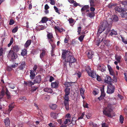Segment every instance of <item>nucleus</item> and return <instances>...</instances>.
Returning a JSON list of instances; mask_svg holds the SVG:
<instances>
[{"label": "nucleus", "instance_id": "obj_1", "mask_svg": "<svg viewBox=\"0 0 127 127\" xmlns=\"http://www.w3.org/2000/svg\"><path fill=\"white\" fill-rule=\"evenodd\" d=\"M112 105L110 104H108L106 107H105L103 108V113L105 116L109 117L112 118L111 112L112 110Z\"/></svg>", "mask_w": 127, "mask_h": 127}, {"label": "nucleus", "instance_id": "obj_2", "mask_svg": "<svg viewBox=\"0 0 127 127\" xmlns=\"http://www.w3.org/2000/svg\"><path fill=\"white\" fill-rule=\"evenodd\" d=\"M7 57L9 59L13 60L17 58V56L14 51L12 50L9 52Z\"/></svg>", "mask_w": 127, "mask_h": 127}, {"label": "nucleus", "instance_id": "obj_3", "mask_svg": "<svg viewBox=\"0 0 127 127\" xmlns=\"http://www.w3.org/2000/svg\"><path fill=\"white\" fill-rule=\"evenodd\" d=\"M114 86L112 84H110L107 86V93L108 94L113 93L114 91Z\"/></svg>", "mask_w": 127, "mask_h": 127}, {"label": "nucleus", "instance_id": "obj_4", "mask_svg": "<svg viewBox=\"0 0 127 127\" xmlns=\"http://www.w3.org/2000/svg\"><path fill=\"white\" fill-rule=\"evenodd\" d=\"M66 60L68 61L69 62V63H73L75 62L76 61V60L74 57L70 54L68 55V56L66 59Z\"/></svg>", "mask_w": 127, "mask_h": 127}, {"label": "nucleus", "instance_id": "obj_5", "mask_svg": "<svg viewBox=\"0 0 127 127\" xmlns=\"http://www.w3.org/2000/svg\"><path fill=\"white\" fill-rule=\"evenodd\" d=\"M41 81V76L40 75H38L34 77V80L33 82L35 84H39L40 83Z\"/></svg>", "mask_w": 127, "mask_h": 127}, {"label": "nucleus", "instance_id": "obj_6", "mask_svg": "<svg viewBox=\"0 0 127 127\" xmlns=\"http://www.w3.org/2000/svg\"><path fill=\"white\" fill-rule=\"evenodd\" d=\"M70 54V53L69 52H68L66 50H63L62 53V58L63 60L65 59H66V56H67V57H68V55Z\"/></svg>", "mask_w": 127, "mask_h": 127}, {"label": "nucleus", "instance_id": "obj_7", "mask_svg": "<svg viewBox=\"0 0 127 127\" xmlns=\"http://www.w3.org/2000/svg\"><path fill=\"white\" fill-rule=\"evenodd\" d=\"M104 82L108 84H112L111 83L112 79L111 77L108 76H106L105 77Z\"/></svg>", "mask_w": 127, "mask_h": 127}, {"label": "nucleus", "instance_id": "obj_8", "mask_svg": "<svg viewBox=\"0 0 127 127\" xmlns=\"http://www.w3.org/2000/svg\"><path fill=\"white\" fill-rule=\"evenodd\" d=\"M4 122L5 127H10V121L8 118L7 117L4 120Z\"/></svg>", "mask_w": 127, "mask_h": 127}, {"label": "nucleus", "instance_id": "obj_9", "mask_svg": "<svg viewBox=\"0 0 127 127\" xmlns=\"http://www.w3.org/2000/svg\"><path fill=\"white\" fill-rule=\"evenodd\" d=\"M115 60H116L117 61H115L114 62V63L115 64L117 65L118 63H120L121 57L120 55H116L115 56Z\"/></svg>", "mask_w": 127, "mask_h": 127}, {"label": "nucleus", "instance_id": "obj_10", "mask_svg": "<svg viewBox=\"0 0 127 127\" xmlns=\"http://www.w3.org/2000/svg\"><path fill=\"white\" fill-rule=\"evenodd\" d=\"M54 29L56 32H58L60 33H61L63 31H65V30L63 28H60L58 26H55L54 27Z\"/></svg>", "mask_w": 127, "mask_h": 127}, {"label": "nucleus", "instance_id": "obj_11", "mask_svg": "<svg viewBox=\"0 0 127 127\" xmlns=\"http://www.w3.org/2000/svg\"><path fill=\"white\" fill-rule=\"evenodd\" d=\"M101 27L104 28L105 29H106L108 27L109 25L108 24L107 21L106 20H104L101 23Z\"/></svg>", "mask_w": 127, "mask_h": 127}, {"label": "nucleus", "instance_id": "obj_12", "mask_svg": "<svg viewBox=\"0 0 127 127\" xmlns=\"http://www.w3.org/2000/svg\"><path fill=\"white\" fill-rule=\"evenodd\" d=\"M97 68L98 70L101 71L102 72H103L105 71L106 67L103 64L98 65Z\"/></svg>", "mask_w": 127, "mask_h": 127}, {"label": "nucleus", "instance_id": "obj_13", "mask_svg": "<svg viewBox=\"0 0 127 127\" xmlns=\"http://www.w3.org/2000/svg\"><path fill=\"white\" fill-rule=\"evenodd\" d=\"M106 35H103V36L101 38V41L103 42L105 44H107L108 42H109L110 41L108 40H106Z\"/></svg>", "mask_w": 127, "mask_h": 127}, {"label": "nucleus", "instance_id": "obj_14", "mask_svg": "<svg viewBox=\"0 0 127 127\" xmlns=\"http://www.w3.org/2000/svg\"><path fill=\"white\" fill-rule=\"evenodd\" d=\"M69 100H64V104L66 109L68 111L69 109V104L68 101Z\"/></svg>", "mask_w": 127, "mask_h": 127}, {"label": "nucleus", "instance_id": "obj_15", "mask_svg": "<svg viewBox=\"0 0 127 127\" xmlns=\"http://www.w3.org/2000/svg\"><path fill=\"white\" fill-rule=\"evenodd\" d=\"M59 83L58 82H55L51 83V86L52 88H57L59 87Z\"/></svg>", "mask_w": 127, "mask_h": 127}, {"label": "nucleus", "instance_id": "obj_16", "mask_svg": "<svg viewBox=\"0 0 127 127\" xmlns=\"http://www.w3.org/2000/svg\"><path fill=\"white\" fill-rule=\"evenodd\" d=\"M89 75L93 78H95L97 76L95 71H92L90 73H89Z\"/></svg>", "mask_w": 127, "mask_h": 127}, {"label": "nucleus", "instance_id": "obj_17", "mask_svg": "<svg viewBox=\"0 0 127 127\" xmlns=\"http://www.w3.org/2000/svg\"><path fill=\"white\" fill-rule=\"evenodd\" d=\"M30 77L31 79H33L34 78L35 76V72L33 70H30Z\"/></svg>", "mask_w": 127, "mask_h": 127}, {"label": "nucleus", "instance_id": "obj_18", "mask_svg": "<svg viewBox=\"0 0 127 127\" xmlns=\"http://www.w3.org/2000/svg\"><path fill=\"white\" fill-rule=\"evenodd\" d=\"M105 29L104 28L101 27V26H100L98 28V32L97 34H98V33H100L102 32L103 31H104Z\"/></svg>", "mask_w": 127, "mask_h": 127}, {"label": "nucleus", "instance_id": "obj_19", "mask_svg": "<svg viewBox=\"0 0 127 127\" xmlns=\"http://www.w3.org/2000/svg\"><path fill=\"white\" fill-rule=\"evenodd\" d=\"M19 64L20 65L19 66V68L20 70H22L25 68L26 65L25 62H22Z\"/></svg>", "mask_w": 127, "mask_h": 127}, {"label": "nucleus", "instance_id": "obj_20", "mask_svg": "<svg viewBox=\"0 0 127 127\" xmlns=\"http://www.w3.org/2000/svg\"><path fill=\"white\" fill-rule=\"evenodd\" d=\"M32 42V41L30 39L28 40L25 44V47L26 48L28 47L30 45Z\"/></svg>", "mask_w": 127, "mask_h": 127}, {"label": "nucleus", "instance_id": "obj_21", "mask_svg": "<svg viewBox=\"0 0 127 127\" xmlns=\"http://www.w3.org/2000/svg\"><path fill=\"white\" fill-rule=\"evenodd\" d=\"M48 20V18H47L46 17H44L42 18L41 20L39 23H46Z\"/></svg>", "mask_w": 127, "mask_h": 127}, {"label": "nucleus", "instance_id": "obj_22", "mask_svg": "<svg viewBox=\"0 0 127 127\" xmlns=\"http://www.w3.org/2000/svg\"><path fill=\"white\" fill-rule=\"evenodd\" d=\"M49 106L51 109L54 110L56 109L57 107V105L55 104H51L49 105Z\"/></svg>", "mask_w": 127, "mask_h": 127}, {"label": "nucleus", "instance_id": "obj_23", "mask_svg": "<svg viewBox=\"0 0 127 127\" xmlns=\"http://www.w3.org/2000/svg\"><path fill=\"white\" fill-rule=\"evenodd\" d=\"M68 21L69 22V23L70 25L72 26L74 25L75 22L74 20L72 18L69 19Z\"/></svg>", "mask_w": 127, "mask_h": 127}, {"label": "nucleus", "instance_id": "obj_24", "mask_svg": "<svg viewBox=\"0 0 127 127\" xmlns=\"http://www.w3.org/2000/svg\"><path fill=\"white\" fill-rule=\"evenodd\" d=\"M44 91L45 92H47L50 93H52L53 92L52 89L50 88H45L44 89Z\"/></svg>", "mask_w": 127, "mask_h": 127}, {"label": "nucleus", "instance_id": "obj_25", "mask_svg": "<svg viewBox=\"0 0 127 127\" xmlns=\"http://www.w3.org/2000/svg\"><path fill=\"white\" fill-rule=\"evenodd\" d=\"M12 49L14 52H17L19 50V47L18 45H16L13 46L12 47Z\"/></svg>", "mask_w": 127, "mask_h": 127}, {"label": "nucleus", "instance_id": "obj_26", "mask_svg": "<svg viewBox=\"0 0 127 127\" xmlns=\"http://www.w3.org/2000/svg\"><path fill=\"white\" fill-rule=\"evenodd\" d=\"M47 37L48 39H52L53 38V36L52 32H50L47 31Z\"/></svg>", "mask_w": 127, "mask_h": 127}, {"label": "nucleus", "instance_id": "obj_27", "mask_svg": "<svg viewBox=\"0 0 127 127\" xmlns=\"http://www.w3.org/2000/svg\"><path fill=\"white\" fill-rule=\"evenodd\" d=\"M27 50L25 49H24L22 50L21 55L23 56H26L27 54Z\"/></svg>", "mask_w": 127, "mask_h": 127}, {"label": "nucleus", "instance_id": "obj_28", "mask_svg": "<svg viewBox=\"0 0 127 127\" xmlns=\"http://www.w3.org/2000/svg\"><path fill=\"white\" fill-rule=\"evenodd\" d=\"M92 51H89L87 52V56L90 59H91L93 57V54Z\"/></svg>", "mask_w": 127, "mask_h": 127}, {"label": "nucleus", "instance_id": "obj_29", "mask_svg": "<svg viewBox=\"0 0 127 127\" xmlns=\"http://www.w3.org/2000/svg\"><path fill=\"white\" fill-rule=\"evenodd\" d=\"M117 33L116 31H115L113 29L111 31L109 35L112 36L113 35H116Z\"/></svg>", "mask_w": 127, "mask_h": 127}, {"label": "nucleus", "instance_id": "obj_30", "mask_svg": "<svg viewBox=\"0 0 127 127\" xmlns=\"http://www.w3.org/2000/svg\"><path fill=\"white\" fill-rule=\"evenodd\" d=\"M121 15L123 18H127V13L123 11L121 13Z\"/></svg>", "mask_w": 127, "mask_h": 127}, {"label": "nucleus", "instance_id": "obj_31", "mask_svg": "<svg viewBox=\"0 0 127 127\" xmlns=\"http://www.w3.org/2000/svg\"><path fill=\"white\" fill-rule=\"evenodd\" d=\"M120 2V5L122 6V7H125L126 5L127 4V1H121Z\"/></svg>", "mask_w": 127, "mask_h": 127}, {"label": "nucleus", "instance_id": "obj_32", "mask_svg": "<svg viewBox=\"0 0 127 127\" xmlns=\"http://www.w3.org/2000/svg\"><path fill=\"white\" fill-rule=\"evenodd\" d=\"M72 122L71 121V120L69 119H66L65 120L64 122V123L66 125L69 123V124H71Z\"/></svg>", "mask_w": 127, "mask_h": 127}, {"label": "nucleus", "instance_id": "obj_33", "mask_svg": "<svg viewBox=\"0 0 127 127\" xmlns=\"http://www.w3.org/2000/svg\"><path fill=\"white\" fill-rule=\"evenodd\" d=\"M72 82H66L64 84V85L65 87H68L72 86Z\"/></svg>", "mask_w": 127, "mask_h": 127}, {"label": "nucleus", "instance_id": "obj_34", "mask_svg": "<svg viewBox=\"0 0 127 127\" xmlns=\"http://www.w3.org/2000/svg\"><path fill=\"white\" fill-rule=\"evenodd\" d=\"M89 7V6L88 5H85L82 7L81 9V11L82 12H83V11L87 10Z\"/></svg>", "mask_w": 127, "mask_h": 127}, {"label": "nucleus", "instance_id": "obj_35", "mask_svg": "<svg viewBox=\"0 0 127 127\" xmlns=\"http://www.w3.org/2000/svg\"><path fill=\"white\" fill-rule=\"evenodd\" d=\"M111 26H110L109 27H108L106 28L107 29L106 31H105V33L104 35H106V36H107V34L109 33V32H110L111 30Z\"/></svg>", "mask_w": 127, "mask_h": 127}, {"label": "nucleus", "instance_id": "obj_36", "mask_svg": "<svg viewBox=\"0 0 127 127\" xmlns=\"http://www.w3.org/2000/svg\"><path fill=\"white\" fill-rule=\"evenodd\" d=\"M91 6H95V0H90L89 1Z\"/></svg>", "mask_w": 127, "mask_h": 127}, {"label": "nucleus", "instance_id": "obj_37", "mask_svg": "<svg viewBox=\"0 0 127 127\" xmlns=\"http://www.w3.org/2000/svg\"><path fill=\"white\" fill-rule=\"evenodd\" d=\"M5 94L6 95L7 98L8 99H10L11 98L10 93L9 91L5 92Z\"/></svg>", "mask_w": 127, "mask_h": 127}, {"label": "nucleus", "instance_id": "obj_38", "mask_svg": "<svg viewBox=\"0 0 127 127\" xmlns=\"http://www.w3.org/2000/svg\"><path fill=\"white\" fill-rule=\"evenodd\" d=\"M70 88L66 87L64 90L65 94L69 95L70 93Z\"/></svg>", "mask_w": 127, "mask_h": 127}, {"label": "nucleus", "instance_id": "obj_39", "mask_svg": "<svg viewBox=\"0 0 127 127\" xmlns=\"http://www.w3.org/2000/svg\"><path fill=\"white\" fill-rule=\"evenodd\" d=\"M50 115L51 117L55 119L57 117V115H56L55 113L51 112L50 113Z\"/></svg>", "mask_w": 127, "mask_h": 127}, {"label": "nucleus", "instance_id": "obj_40", "mask_svg": "<svg viewBox=\"0 0 127 127\" xmlns=\"http://www.w3.org/2000/svg\"><path fill=\"white\" fill-rule=\"evenodd\" d=\"M45 51L43 50H42V52L40 55V58H42L44 57L45 55Z\"/></svg>", "mask_w": 127, "mask_h": 127}, {"label": "nucleus", "instance_id": "obj_41", "mask_svg": "<svg viewBox=\"0 0 127 127\" xmlns=\"http://www.w3.org/2000/svg\"><path fill=\"white\" fill-rule=\"evenodd\" d=\"M78 42L77 41H75L74 40L72 41L71 43H70L71 45L74 46H75L77 44H78Z\"/></svg>", "mask_w": 127, "mask_h": 127}, {"label": "nucleus", "instance_id": "obj_42", "mask_svg": "<svg viewBox=\"0 0 127 127\" xmlns=\"http://www.w3.org/2000/svg\"><path fill=\"white\" fill-rule=\"evenodd\" d=\"M70 63H69V62L67 61V60H66V59L65 60V61L64 62V67L66 68H67V65L68 64H69V66H70Z\"/></svg>", "mask_w": 127, "mask_h": 127}, {"label": "nucleus", "instance_id": "obj_43", "mask_svg": "<svg viewBox=\"0 0 127 127\" xmlns=\"http://www.w3.org/2000/svg\"><path fill=\"white\" fill-rule=\"evenodd\" d=\"M13 104V103H12L9 106V109H8V111H11L12 109L14 107V106Z\"/></svg>", "mask_w": 127, "mask_h": 127}, {"label": "nucleus", "instance_id": "obj_44", "mask_svg": "<svg viewBox=\"0 0 127 127\" xmlns=\"http://www.w3.org/2000/svg\"><path fill=\"white\" fill-rule=\"evenodd\" d=\"M86 70L89 74L92 71L90 67L89 66H87L86 68Z\"/></svg>", "mask_w": 127, "mask_h": 127}, {"label": "nucleus", "instance_id": "obj_45", "mask_svg": "<svg viewBox=\"0 0 127 127\" xmlns=\"http://www.w3.org/2000/svg\"><path fill=\"white\" fill-rule=\"evenodd\" d=\"M115 10L116 11H118V12H122L124 10L122 8H119L118 7H116L115 8Z\"/></svg>", "mask_w": 127, "mask_h": 127}, {"label": "nucleus", "instance_id": "obj_46", "mask_svg": "<svg viewBox=\"0 0 127 127\" xmlns=\"http://www.w3.org/2000/svg\"><path fill=\"white\" fill-rule=\"evenodd\" d=\"M90 18H92L94 17L95 16V13L94 12H90L87 15Z\"/></svg>", "mask_w": 127, "mask_h": 127}, {"label": "nucleus", "instance_id": "obj_47", "mask_svg": "<svg viewBox=\"0 0 127 127\" xmlns=\"http://www.w3.org/2000/svg\"><path fill=\"white\" fill-rule=\"evenodd\" d=\"M112 20L113 21H117L118 20V17L117 16L115 15L113 16Z\"/></svg>", "mask_w": 127, "mask_h": 127}, {"label": "nucleus", "instance_id": "obj_48", "mask_svg": "<svg viewBox=\"0 0 127 127\" xmlns=\"http://www.w3.org/2000/svg\"><path fill=\"white\" fill-rule=\"evenodd\" d=\"M124 121V118L123 117L122 115H120V116L119 121L122 124L123 123Z\"/></svg>", "mask_w": 127, "mask_h": 127}, {"label": "nucleus", "instance_id": "obj_49", "mask_svg": "<svg viewBox=\"0 0 127 127\" xmlns=\"http://www.w3.org/2000/svg\"><path fill=\"white\" fill-rule=\"evenodd\" d=\"M84 90L82 88L80 90V95L83 98H84L83 96L84 95Z\"/></svg>", "mask_w": 127, "mask_h": 127}, {"label": "nucleus", "instance_id": "obj_50", "mask_svg": "<svg viewBox=\"0 0 127 127\" xmlns=\"http://www.w3.org/2000/svg\"><path fill=\"white\" fill-rule=\"evenodd\" d=\"M75 75H77L79 78H80L81 76V73L79 71H78L76 72L75 74Z\"/></svg>", "mask_w": 127, "mask_h": 127}, {"label": "nucleus", "instance_id": "obj_51", "mask_svg": "<svg viewBox=\"0 0 127 127\" xmlns=\"http://www.w3.org/2000/svg\"><path fill=\"white\" fill-rule=\"evenodd\" d=\"M101 92V94L100 95L104 97L105 96V94L104 92V89L103 88H102L100 90Z\"/></svg>", "mask_w": 127, "mask_h": 127}, {"label": "nucleus", "instance_id": "obj_52", "mask_svg": "<svg viewBox=\"0 0 127 127\" xmlns=\"http://www.w3.org/2000/svg\"><path fill=\"white\" fill-rule=\"evenodd\" d=\"M5 94L4 91L3 90H2L1 91V93L0 94V97H2V98L3 96Z\"/></svg>", "mask_w": 127, "mask_h": 127}, {"label": "nucleus", "instance_id": "obj_53", "mask_svg": "<svg viewBox=\"0 0 127 127\" xmlns=\"http://www.w3.org/2000/svg\"><path fill=\"white\" fill-rule=\"evenodd\" d=\"M85 36V35L84 34L81 35L79 37L78 39L80 41V42H82L83 40V39Z\"/></svg>", "mask_w": 127, "mask_h": 127}, {"label": "nucleus", "instance_id": "obj_54", "mask_svg": "<svg viewBox=\"0 0 127 127\" xmlns=\"http://www.w3.org/2000/svg\"><path fill=\"white\" fill-rule=\"evenodd\" d=\"M101 42V39L100 38L97 40L96 42V44L97 45V46L98 47L99 46L100 43Z\"/></svg>", "mask_w": 127, "mask_h": 127}, {"label": "nucleus", "instance_id": "obj_55", "mask_svg": "<svg viewBox=\"0 0 127 127\" xmlns=\"http://www.w3.org/2000/svg\"><path fill=\"white\" fill-rule=\"evenodd\" d=\"M35 84L34 82H32L31 81H28V85L29 86H31Z\"/></svg>", "mask_w": 127, "mask_h": 127}, {"label": "nucleus", "instance_id": "obj_56", "mask_svg": "<svg viewBox=\"0 0 127 127\" xmlns=\"http://www.w3.org/2000/svg\"><path fill=\"white\" fill-rule=\"evenodd\" d=\"M38 28L40 30H42L46 28V27L41 25L39 26H38Z\"/></svg>", "mask_w": 127, "mask_h": 127}, {"label": "nucleus", "instance_id": "obj_57", "mask_svg": "<svg viewBox=\"0 0 127 127\" xmlns=\"http://www.w3.org/2000/svg\"><path fill=\"white\" fill-rule=\"evenodd\" d=\"M68 95L65 94V96L64 97V100H69V97Z\"/></svg>", "mask_w": 127, "mask_h": 127}, {"label": "nucleus", "instance_id": "obj_58", "mask_svg": "<svg viewBox=\"0 0 127 127\" xmlns=\"http://www.w3.org/2000/svg\"><path fill=\"white\" fill-rule=\"evenodd\" d=\"M38 88V87L37 86H33L32 87V92H35L36 91V90Z\"/></svg>", "mask_w": 127, "mask_h": 127}, {"label": "nucleus", "instance_id": "obj_59", "mask_svg": "<svg viewBox=\"0 0 127 127\" xmlns=\"http://www.w3.org/2000/svg\"><path fill=\"white\" fill-rule=\"evenodd\" d=\"M85 115V112H83V113L81 115V116L79 117L78 118V120H79L80 119H83V117Z\"/></svg>", "mask_w": 127, "mask_h": 127}, {"label": "nucleus", "instance_id": "obj_60", "mask_svg": "<svg viewBox=\"0 0 127 127\" xmlns=\"http://www.w3.org/2000/svg\"><path fill=\"white\" fill-rule=\"evenodd\" d=\"M18 30V28L17 27H15L12 30V32L13 33H15Z\"/></svg>", "mask_w": 127, "mask_h": 127}, {"label": "nucleus", "instance_id": "obj_61", "mask_svg": "<svg viewBox=\"0 0 127 127\" xmlns=\"http://www.w3.org/2000/svg\"><path fill=\"white\" fill-rule=\"evenodd\" d=\"M110 74L112 76H114V72L112 69H110L109 70Z\"/></svg>", "mask_w": 127, "mask_h": 127}, {"label": "nucleus", "instance_id": "obj_62", "mask_svg": "<svg viewBox=\"0 0 127 127\" xmlns=\"http://www.w3.org/2000/svg\"><path fill=\"white\" fill-rule=\"evenodd\" d=\"M54 8L55 11L57 13H58L59 14H60V13L59 12V10L58 9L56 6H54Z\"/></svg>", "mask_w": 127, "mask_h": 127}, {"label": "nucleus", "instance_id": "obj_63", "mask_svg": "<svg viewBox=\"0 0 127 127\" xmlns=\"http://www.w3.org/2000/svg\"><path fill=\"white\" fill-rule=\"evenodd\" d=\"M97 80L99 81H100L101 80V77L98 75H97L96 76Z\"/></svg>", "mask_w": 127, "mask_h": 127}, {"label": "nucleus", "instance_id": "obj_64", "mask_svg": "<svg viewBox=\"0 0 127 127\" xmlns=\"http://www.w3.org/2000/svg\"><path fill=\"white\" fill-rule=\"evenodd\" d=\"M122 41L125 43L127 44V38L125 39L123 37L122 38Z\"/></svg>", "mask_w": 127, "mask_h": 127}]
</instances>
